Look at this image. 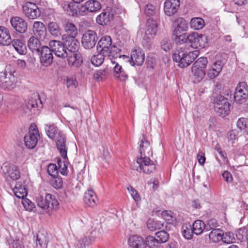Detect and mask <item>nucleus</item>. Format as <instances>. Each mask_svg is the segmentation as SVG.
Returning <instances> with one entry per match:
<instances>
[{
    "mask_svg": "<svg viewBox=\"0 0 248 248\" xmlns=\"http://www.w3.org/2000/svg\"><path fill=\"white\" fill-rule=\"evenodd\" d=\"M22 203L26 210L31 211L34 207V203L28 199H22Z\"/></svg>",
    "mask_w": 248,
    "mask_h": 248,
    "instance_id": "e2e57ef3",
    "label": "nucleus"
},
{
    "mask_svg": "<svg viewBox=\"0 0 248 248\" xmlns=\"http://www.w3.org/2000/svg\"><path fill=\"white\" fill-rule=\"evenodd\" d=\"M62 6L68 15L72 16H77V6L74 2H64L62 3Z\"/></svg>",
    "mask_w": 248,
    "mask_h": 248,
    "instance_id": "c756f323",
    "label": "nucleus"
},
{
    "mask_svg": "<svg viewBox=\"0 0 248 248\" xmlns=\"http://www.w3.org/2000/svg\"><path fill=\"white\" fill-rule=\"evenodd\" d=\"M128 191L130 193L131 196L136 202H138L140 200V197L137 191L131 186H129L127 188Z\"/></svg>",
    "mask_w": 248,
    "mask_h": 248,
    "instance_id": "0e129e2a",
    "label": "nucleus"
},
{
    "mask_svg": "<svg viewBox=\"0 0 248 248\" xmlns=\"http://www.w3.org/2000/svg\"><path fill=\"white\" fill-rule=\"evenodd\" d=\"M62 40L64 41L65 47L67 52L75 53L78 52L79 46V41L73 36H62Z\"/></svg>",
    "mask_w": 248,
    "mask_h": 248,
    "instance_id": "4468645a",
    "label": "nucleus"
},
{
    "mask_svg": "<svg viewBox=\"0 0 248 248\" xmlns=\"http://www.w3.org/2000/svg\"><path fill=\"white\" fill-rule=\"evenodd\" d=\"M113 18V14L108 10H104L96 18L97 23L102 26L107 25Z\"/></svg>",
    "mask_w": 248,
    "mask_h": 248,
    "instance_id": "4be33fe9",
    "label": "nucleus"
},
{
    "mask_svg": "<svg viewBox=\"0 0 248 248\" xmlns=\"http://www.w3.org/2000/svg\"><path fill=\"white\" fill-rule=\"evenodd\" d=\"M12 42L15 49L19 54L23 55L26 53V46L21 40H13Z\"/></svg>",
    "mask_w": 248,
    "mask_h": 248,
    "instance_id": "58836bf2",
    "label": "nucleus"
},
{
    "mask_svg": "<svg viewBox=\"0 0 248 248\" xmlns=\"http://www.w3.org/2000/svg\"><path fill=\"white\" fill-rule=\"evenodd\" d=\"M12 43L9 30L5 27H0V44L8 46Z\"/></svg>",
    "mask_w": 248,
    "mask_h": 248,
    "instance_id": "a878e982",
    "label": "nucleus"
},
{
    "mask_svg": "<svg viewBox=\"0 0 248 248\" xmlns=\"http://www.w3.org/2000/svg\"><path fill=\"white\" fill-rule=\"evenodd\" d=\"M114 67V76L119 78L120 80L124 81L127 78V75L122 70V66L116 62Z\"/></svg>",
    "mask_w": 248,
    "mask_h": 248,
    "instance_id": "79ce46f5",
    "label": "nucleus"
},
{
    "mask_svg": "<svg viewBox=\"0 0 248 248\" xmlns=\"http://www.w3.org/2000/svg\"><path fill=\"white\" fill-rule=\"evenodd\" d=\"M87 6H86V3L84 5H80L78 9V14L79 15L84 16L88 15V13L90 12L89 10H88Z\"/></svg>",
    "mask_w": 248,
    "mask_h": 248,
    "instance_id": "774afa93",
    "label": "nucleus"
},
{
    "mask_svg": "<svg viewBox=\"0 0 248 248\" xmlns=\"http://www.w3.org/2000/svg\"><path fill=\"white\" fill-rule=\"evenodd\" d=\"M208 63L207 59L206 57L198 58L193 63L192 67L198 69L205 70Z\"/></svg>",
    "mask_w": 248,
    "mask_h": 248,
    "instance_id": "de8ad7c7",
    "label": "nucleus"
},
{
    "mask_svg": "<svg viewBox=\"0 0 248 248\" xmlns=\"http://www.w3.org/2000/svg\"><path fill=\"white\" fill-rule=\"evenodd\" d=\"M46 194L45 198L42 196H39L36 198V202L37 205L44 210H48L49 211V205L47 204L46 201Z\"/></svg>",
    "mask_w": 248,
    "mask_h": 248,
    "instance_id": "3c124183",
    "label": "nucleus"
},
{
    "mask_svg": "<svg viewBox=\"0 0 248 248\" xmlns=\"http://www.w3.org/2000/svg\"><path fill=\"white\" fill-rule=\"evenodd\" d=\"M223 67V63L221 61L215 62L210 66L207 71V76L210 79L215 78L221 71Z\"/></svg>",
    "mask_w": 248,
    "mask_h": 248,
    "instance_id": "412c9836",
    "label": "nucleus"
},
{
    "mask_svg": "<svg viewBox=\"0 0 248 248\" xmlns=\"http://www.w3.org/2000/svg\"><path fill=\"white\" fill-rule=\"evenodd\" d=\"M129 245L130 248H146V240L138 235L131 236L128 240Z\"/></svg>",
    "mask_w": 248,
    "mask_h": 248,
    "instance_id": "b1692460",
    "label": "nucleus"
},
{
    "mask_svg": "<svg viewBox=\"0 0 248 248\" xmlns=\"http://www.w3.org/2000/svg\"><path fill=\"white\" fill-rule=\"evenodd\" d=\"M97 39L96 32L92 30H88L83 34L81 43L85 48L91 49L95 46Z\"/></svg>",
    "mask_w": 248,
    "mask_h": 248,
    "instance_id": "6e6552de",
    "label": "nucleus"
},
{
    "mask_svg": "<svg viewBox=\"0 0 248 248\" xmlns=\"http://www.w3.org/2000/svg\"><path fill=\"white\" fill-rule=\"evenodd\" d=\"M204 229H206L205 224L204 222L201 220H197L193 223V232L197 235L201 234Z\"/></svg>",
    "mask_w": 248,
    "mask_h": 248,
    "instance_id": "e433bc0d",
    "label": "nucleus"
},
{
    "mask_svg": "<svg viewBox=\"0 0 248 248\" xmlns=\"http://www.w3.org/2000/svg\"><path fill=\"white\" fill-rule=\"evenodd\" d=\"M157 29V25L155 19L153 18H149L146 23V30L145 34L154 37L156 34Z\"/></svg>",
    "mask_w": 248,
    "mask_h": 248,
    "instance_id": "cd10ccee",
    "label": "nucleus"
},
{
    "mask_svg": "<svg viewBox=\"0 0 248 248\" xmlns=\"http://www.w3.org/2000/svg\"><path fill=\"white\" fill-rule=\"evenodd\" d=\"M193 233L194 232L190 224H185L182 226V233L185 238L187 239L192 238Z\"/></svg>",
    "mask_w": 248,
    "mask_h": 248,
    "instance_id": "37998d69",
    "label": "nucleus"
},
{
    "mask_svg": "<svg viewBox=\"0 0 248 248\" xmlns=\"http://www.w3.org/2000/svg\"><path fill=\"white\" fill-rule=\"evenodd\" d=\"M172 47V45L170 40L164 39L161 42V48L165 51L170 50Z\"/></svg>",
    "mask_w": 248,
    "mask_h": 248,
    "instance_id": "69168bd1",
    "label": "nucleus"
},
{
    "mask_svg": "<svg viewBox=\"0 0 248 248\" xmlns=\"http://www.w3.org/2000/svg\"><path fill=\"white\" fill-rule=\"evenodd\" d=\"M92 239L87 236H84L79 240L77 244L78 248H84L86 245H89L91 244Z\"/></svg>",
    "mask_w": 248,
    "mask_h": 248,
    "instance_id": "4d7b16f0",
    "label": "nucleus"
},
{
    "mask_svg": "<svg viewBox=\"0 0 248 248\" xmlns=\"http://www.w3.org/2000/svg\"><path fill=\"white\" fill-rule=\"evenodd\" d=\"M86 6H87L88 10L90 12H95L101 8V5L100 2L95 0H90L87 1L86 3Z\"/></svg>",
    "mask_w": 248,
    "mask_h": 248,
    "instance_id": "c03bdc74",
    "label": "nucleus"
},
{
    "mask_svg": "<svg viewBox=\"0 0 248 248\" xmlns=\"http://www.w3.org/2000/svg\"><path fill=\"white\" fill-rule=\"evenodd\" d=\"M190 27L195 30L202 29L205 26L204 20L201 17L192 18L189 23Z\"/></svg>",
    "mask_w": 248,
    "mask_h": 248,
    "instance_id": "c9c22d12",
    "label": "nucleus"
},
{
    "mask_svg": "<svg viewBox=\"0 0 248 248\" xmlns=\"http://www.w3.org/2000/svg\"><path fill=\"white\" fill-rule=\"evenodd\" d=\"M1 170L5 177L9 176L13 180H17L20 176L18 168L11 165L8 163H4L1 167Z\"/></svg>",
    "mask_w": 248,
    "mask_h": 248,
    "instance_id": "f8f14e48",
    "label": "nucleus"
},
{
    "mask_svg": "<svg viewBox=\"0 0 248 248\" xmlns=\"http://www.w3.org/2000/svg\"><path fill=\"white\" fill-rule=\"evenodd\" d=\"M108 57L101 52L99 51V53L97 55H94L91 58V61L92 63L95 66H99L101 65L104 61L105 57Z\"/></svg>",
    "mask_w": 248,
    "mask_h": 248,
    "instance_id": "a19ab883",
    "label": "nucleus"
},
{
    "mask_svg": "<svg viewBox=\"0 0 248 248\" xmlns=\"http://www.w3.org/2000/svg\"><path fill=\"white\" fill-rule=\"evenodd\" d=\"M221 241L225 243L230 244L233 242L234 239L233 233L231 232H226L225 233H222Z\"/></svg>",
    "mask_w": 248,
    "mask_h": 248,
    "instance_id": "864d4df0",
    "label": "nucleus"
},
{
    "mask_svg": "<svg viewBox=\"0 0 248 248\" xmlns=\"http://www.w3.org/2000/svg\"><path fill=\"white\" fill-rule=\"evenodd\" d=\"M47 172L51 177L58 175V170L57 166L54 164H49L47 168Z\"/></svg>",
    "mask_w": 248,
    "mask_h": 248,
    "instance_id": "bf43d9fd",
    "label": "nucleus"
},
{
    "mask_svg": "<svg viewBox=\"0 0 248 248\" xmlns=\"http://www.w3.org/2000/svg\"><path fill=\"white\" fill-rule=\"evenodd\" d=\"M25 15L30 19H36L41 15V12L36 4L33 1L26 2L22 6Z\"/></svg>",
    "mask_w": 248,
    "mask_h": 248,
    "instance_id": "0eeeda50",
    "label": "nucleus"
},
{
    "mask_svg": "<svg viewBox=\"0 0 248 248\" xmlns=\"http://www.w3.org/2000/svg\"><path fill=\"white\" fill-rule=\"evenodd\" d=\"M16 86V78L11 73L4 72L0 75V87L12 90Z\"/></svg>",
    "mask_w": 248,
    "mask_h": 248,
    "instance_id": "9b49d317",
    "label": "nucleus"
},
{
    "mask_svg": "<svg viewBox=\"0 0 248 248\" xmlns=\"http://www.w3.org/2000/svg\"><path fill=\"white\" fill-rule=\"evenodd\" d=\"M223 231L220 229H213L209 234L210 241L213 243H217L221 240Z\"/></svg>",
    "mask_w": 248,
    "mask_h": 248,
    "instance_id": "4c0bfd02",
    "label": "nucleus"
},
{
    "mask_svg": "<svg viewBox=\"0 0 248 248\" xmlns=\"http://www.w3.org/2000/svg\"><path fill=\"white\" fill-rule=\"evenodd\" d=\"M145 14L147 16H154V19H156L157 18L158 11L155 7L151 4H147L145 6L144 10Z\"/></svg>",
    "mask_w": 248,
    "mask_h": 248,
    "instance_id": "a18cd8bd",
    "label": "nucleus"
},
{
    "mask_svg": "<svg viewBox=\"0 0 248 248\" xmlns=\"http://www.w3.org/2000/svg\"><path fill=\"white\" fill-rule=\"evenodd\" d=\"M219 226L217 221L214 218L209 219L207 222V225L206 226L207 231L210 230L217 229L216 228Z\"/></svg>",
    "mask_w": 248,
    "mask_h": 248,
    "instance_id": "052dcab7",
    "label": "nucleus"
},
{
    "mask_svg": "<svg viewBox=\"0 0 248 248\" xmlns=\"http://www.w3.org/2000/svg\"><path fill=\"white\" fill-rule=\"evenodd\" d=\"M139 161L140 162L142 168V171L146 174H150L153 172L155 169L156 167L154 162L150 159L148 157L140 155V157H138Z\"/></svg>",
    "mask_w": 248,
    "mask_h": 248,
    "instance_id": "dca6fc26",
    "label": "nucleus"
},
{
    "mask_svg": "<svg viewBox=\"0 0 248 248\" xmlns=\"http://www.w3.org/2000/svg\"><path fill=\"white\" fill-rule=\"evenodd\" d=\"M64 31L66 32V34L62 36H73L76 37L78 35V30L76 26L72 23L67 22L64 27Z\"/></svg>",
    "mask_w": 248,
    "mask_h": 248,
    "instance_id": "72a5a7b5",
    "label": "nucleus"
},
{
    "mask_svg": "<svg viewBox=\"0 0 248 248\" xmlns=\"http://www.w3.org/2000/svg\"><path fill=\"white\" fill-rule=\"evenodd\" d=\"M169 239V233L165 231H160L155 233V237L151 235L147 236L146 242L150 248H159L160 244L166 243Z\"/></svg>",
    "mask_w": 248,
    "mask_h": 248,
    "instance_id": "7ed1b4c3",
    "label": "nucleus"
},
{
    "mask_svg": "<svg viewBox=\"0 0 248 248\" xmlns=\"http://www.w3.org/2000/svg\"><path fill=\"white\" fill-rule=\"evenodd\" d=\"M199 54V51H191L189 50V46L182 45L178 46L174 51L172 59L174 61L179 62L178 66L180 67L184 68L189 65Z\"/></svg>",
    "mask_w": 248,
    "mask_h": 248,
    "instance_id": "f257e3e1",
    "label": "nucleus"
},
{
    "mask_svg": "<svg viewBox=\"0 0 248 248\" xmlns=\"http://www.w3.org/2000/svg\"><path fill=\"white\" fill-rule=\"evenodd\" d=\"M10 23L12 28L17 32L23 33L27 31V23L23 18L15 16L11 18Z\"/></svg>",
    "mask_w": 248,
    "mask_h": 248,
    "instance_id": "f3484780",
    "label": "nucleus"
},
{
    "mask_svg": "<svg viewBox=\"0 0 248 248\" xmlns=\"http://www.w3.org/2000/svg\"><path fill=\"white\" fill-rule=\"evenodd\" d=\"M32 30L34 34L39 37L41 39H44L46 35V29L43 22L35 21L32 26Z\"/></svg>",
    "mask_w": 248,
    "mask_h": 248,
    "instance_id": "5701e85b",
    "label": "nucleus"
},
{
    "mask_svg": "<svg viewBox=\"0 0 248 248\" xmlns=\"http://www.w3.org/2000/svg\"><path fill=\"white\" fill-rule=\"evenodd\" d=\"M152 38H153V37H151V36L145 34L142 41V45L144 48L149 50L151 48L152 46L151 39Z\"/></svg>",
    "mask_w": 248,
    "mask_h": 248,
    "instance_id": "5fc2aeb1",
    "label": "nucleus"
},
{
    "mask_svg": "<svg viewBox=\"0 0 248 248\" xmlns=\"http://www.w3.org/2000/svg\"><path fill=\"white\" fill-rule=\"evenodd\" d=\"M214 105L217 104H222V106H224L225 104H230V103L228 102V99L220 94L217 95L214 98Z\"/></svg>",
    "mask_w": 248,
    "mask_h": 248,
    "instance_id": "6e6d98bb",
    "label": "nucleus"
},
{
    "mask_svg": "<svg viewBox=\"0 0 248 248\" xmlns=\"http://www.w3.org/2000/svg\"><path fill=\"white\" fill-rule=\"evenodd\" d=\"M97 49L102 53L108 55L112 63H115L113 59H117L121 56V48L116 46L112 45V39L108 35H105L101 38L97 45Z\"/></svg>",
    "mask_w": 248,
    "mask_h": 248,
    "instance_id": "f03ea898",
    "label": "nucleus"
},
{
    "mask_svg": "<svg viewBox=\"0 0 248 248\" xmlns=\"http://www.w3.org/2000/svg\"><path fill=\"white\" fill-rule=\"evenodd\" d=\"M174 40L176 43H187V36L185 33L182 34L175 37Z\"/></svg>",
    "mask_w": 248,
    "mask_h": 248,
    "instance_id": "338daca9",
    "label": "nucleus"
},
{
    "mask_svg": "<svg viewBox=\"0 0 248 248\" xmlns=\"http://www.w3.org/2000/svg\"><path fill=\"white\" fill-rule=\"evenodd\" d=\"M48 29L51 34L55 37L61 35V29L56 22H50L48 25Z\"/></svg>",
    "mask_w": 248,
    "mask_h": 248,
    "instance_id": "49530a36",
    "label": "nucleus"
},
{
    "mask_svg": "<svg viewBox=\"0 0 248 248\" xmlns=\"http://www.w3.org/2000/svg\"><path fill=\"white\" fill-rule=\"evenodd\" d=\"M42 104L43 102L39 95L37 93H33L28 102L23 106V110L25 113H27L32 109L42 108Z\"/></svg>",
    "mask_w": 248,
    "mask_h": 248,
    "instance_id": "9d476101",
    "label": "nucleus"
},
{
    "mask_svg": "<svg viewBox=\"0 0 248 248\" xmlns=\"http://www.w3.org/2000/svg\"><path fill=\"white\" fill-rule=\"evenodd\" d=\"M46 201L49 205V211L50 210H57L59 208V203L56 197L51 194H46Z\"/></svg>",
    "mask_w": 248,
    "mask_h": 248,
    "instance_id": "f704fd0d",
    "label": "nucleus"
},
{
    "mask_svg": "<svg viewBox=\"0 0 248 248\" xmlns=\"http://www.w3.org/2000/svg\"><path fill=\"white\" fill-rule=\"evenodd\" d=\"M230 104H225L222 106V104L215 105L214 109L218 116L224 117L228 115L230 111Z\"/></svg>",
    "mask_w": 248,
    "mask_h": 248,
    "instance_id": "2f4dec72",
    "label": "nucleus"
},
{
    "mask_svg": "<svg viewBox=\"0 0 248 248\" xmlns=\"http://www.w3.org/2000/svg\"><path fill=\"white\" fill-rule=\"evenodd\" d=\"M139 142L140 153V155H145V153L149 154L152 148L150 146V142L147 140L143 135L140 138Z\"/></svg>",
    "mask_w": 248,
    "mask_h": 248,
    "instance_id": "c85d7f7f",
    "label": "nucleus"
},
{
    "mask_svg": "<svg viewBox=\"0 0 248 248\" xmlns=\"http://www.w3.org/2000/svg\"><path fill=\"white\" fill-rule=\"evenodd\" d=\"M192 77L195 83H199L203 79L205 76V70L192 67Z\"/></svg>",
    "mask_w": 248,
    "mask_h": 248,
    "instance_id": "473e14b6",
    "label": "nucleus"
},
{
    "mask_svg": "<svg viewBox=\"0 0 248 248\" xmlns=\"http://www.w3.org/2000/svg\"><path fill=\"white\" fill-rule=\"evenodd\" d=\"M68 65L71 67H78L82 63L81 54L78 51L75 53L67 52L66 57Z\"/></svg>",
    "mask_w": 248,
    "mask_h": 248,
    "instance_id": "aec40b11",
    "label": "nucleus"
},
{
    "mask_svg": "<svg viewBox=\"0 0 248 248\" xmlns=\"http://www.w3.org/2000/svg\"><path fill=\"white\" fill-rule=\"evenodd\" d=\"M52 50L51 48L46 46H44L40 51V62L41 63L45 66L50 65L53 60V56Z\"/></svg>",
    "mask_w": 248,
    "mask_h": 248,
    "instance_id": "2eb2a0df",
    "label": "nucleus"
},
{
    "mask_svg": "<svg viewBox=\"0 0 248 248\" xmlns=\"http://www.w3.org/2000/svg\"><path fill=\"white\" fill-rule=\"evenodd\" d=\"M8 243L10 245V247L12 248H23V247L22 245V241L19 239H17L16 240L10 239L8 240Z\"/></svg>",
    "mask_w": 248,
    "mask_h": 248,
    "instance_id": "680f3d73",
    "label": "nucleus"
},
{
    "mask_svg": "<svg viewBox=\"0 0 248 248\" xmlns=\"http://www.w3.org/2000/svg\"><path fill=\"white\" fill-rule=\"evenodd\" d=\"M40 138V135L36 125L31 124L27 134L24 136V142L26 147L30 149L34 148Z\"/></svg>",
    "mask_w": 248,
    "mask_h": 248,
    "instance_id": "20e7f679",
    "label": "nucleus"
},
{
    "mask_svg": "<svg viewBox=\"0 0 248 248\" xmlns=\"http://www.w3.org/2000/svg\"><path fill=\"white\" fill-rule=\"evenodd\" d=\"M66 143L65 136L61 133H59L56 141V146L62 157L64 159H67V153L68 148Z\"/></svg>",
    "mask_w": 248,
    "mask_h": 248,
    "instance_id": "6ab92c4d",
    "label": "nucleus"
},
{
    "mask_svg": "<svg viewBox=\"0 0 248 248\" xmlns=\"http://www.w3.org/2000/svg\"><path fill=\"white\" fill-rule=\"evenodd\" d=\"M28 46L32 53L37 54H40V51L42 48L44 47L42 46L38 39L33 36L29 39L28 42Z\"/></svg>",
    "mask_w": 248,
    "mask_h": 248,
    "instance_id": "393cba45",
    "label": "nucleus"
},
{
    "mask_svg": "<svg viewBox=\"0 0 248 248\" xmlns=\"http://www.w3.org/2000/svg\"><path fill=\"white\" fill-rule=\"evenodd\" d=\"M237 126L240 130L246 129L248 126V119L245 118H241L237 122Z\"/></svg>",
    "mask_w": 248,
    "mask_h": 248,
    "instance_id": "13d9d810",
    "label": "nucleus"
},
{
    "mask_svg": "<svg viewBox=\"0 0 248 248\" xmlns=\"http://www.w3.org/2000/svg\"><path fill=\"white\" fill-rule=\"evenodd\" d=\"M49 46L57 57L65 59L67 56V50L64 43L60 41L54 40L49 42Z\"/></svg>",
    "mask_w": 248,
    "mask_h": 248,
    "instance_id": "1a4fd4ad",
    "label": "nucleus"
},
{
    "mask_svg": "<svg viewBox=\"0 0 248 248\" xmlns=\"http://www.w3.org/2000/svg\"><path fill=\"white\" fill-rule=\"evenodd\" d=\"M175 23L177 25V27L180 29L182 31H186L188 28V25L186 20L182 17H179L176 19Z\"/></svg>",
    "mask_w": 248,
    "mask_h": 248,
    "instance_id": "603ef678",
    "label": "nucleus"
},
{
    "mask_svg": "<svg viewBox=\"0 0 248 248\" xmlns=\"http://www.w3.org/2000/svg\"><path fill=\"white\" fill-rule=\"evenodd\" d=\"M248 98V86L245 82H240L236 86L234 93V101L238 104H242Z\"/></svg>",
    "mask_w": 248,
    "mask_h": 248,
    "instance_id": "423d86ee",
    "label": "nucleus"
},
{
    "mask_svg": "<svg viewBox=\"0 0 248 248\" xmlns=\"http://www.w3.org/2000/svg\"><path fill=\"white\" fill-rule=\"evenodd\" d=\"M147 227L151 231H155L161 229L163 227V224L161 221L149 219L147 222Z\"/></svg>",
    "mask_w": 248,
    "mask_h": 248,
    "instance_id": "ea45409f",
    "label": "nucleus"
},
{
    "mask_svg": "<svg viewBox=\"0 0 248 248\" xmlns=\"http://www.w3.org/2000/svg\"><path fill=\"white\" fill-rule=\"evenodd\" d=\"M83 200L86 204L93 207L96 204L97 198L93 190H88L85 192Z\"/></svg>",
    "mask_w": 248,
    "mask_h": 248,
    "instance_id": "bb28decb",
    "label": "nucleus"
},
{
    "mask_svg": "<svg viewBox=\"0 0 248 248\" xmlns=\"http://www.w3.org/2000/svg\"><path fill=\"white\" fill-rule=\"evenodd\" d=\"M15 196L19 199H23L27 196V191L25 186L19 183H16L13 188Z\"/></svg>",
    "mask_w": 248,
    "mask_h": 248,
    "instance_id": "7c9ffc66",
    "label": "nucleus"
},
{
    "mask_svg": "<svg viewBox=\"0 0 248 248\" xmlns=\"http://www.w3.org/2000/svg\"><path fill=\"white\" fill-rule=\"evenodd\" d=\"M45 130L48 137L51 139H54L59 133L58 129L56 126L54 125H46Z\"/></svg>",
    "mask_w": 248,
    "mask_h": 248,
    "instance_id": "09e8293b",
    "label": "nucleus"
},
{
    "mask_svg": "<svg viewBox=\"0 0 248 248\" xmlns=\"http://www.w3.org/2000/svg\"><path fill=\"white\" fill-rule=\"evenodd\" d=\"M180 0H166L164 10L168 16H171L177 13L180 7Z\"/></svg>",
    "mask_w": 248,
    "mask_h": 248,
    "instance_id": "a211bd4d",
    "label": "nucleus"
},
{
    "mask_svg": "<svg viewBox=\"0 0 248 248\" xmlns=\"http://www.w3.org/2000/svg\"><path fill=\"white\" fill-rule=\"evenodd\" d=\"M202 35L200 34L197 32H192L187 36V43L189 44H185L189 46L190 47L198 48L202 47L204 46V42L202 39Z\"/></svg>",
    "mask_w": 248,
    "mask_h": 248,
    "instance_id": "ddd939ff",
    "label": "nucleus"
},
{
    "mask_svg": "<svg viewBox=\"0 0 248 248\" xmlns=\"http://www.w3.org/2000/svg\"><path fill=\"white\" fill-rule=\"evenodd\" d=\"M50 184L54 188L58 189L62 186L63 182L61 177L58 175L52 177L49 180Z\"/></svg>",
    "mask_w": 248,
    "mask_h": 248,
    "instance_id": "8fccbe9b",
    "label": "nucleus"
},
{
    "mask_svg": "<svg viewBox=\"0 0 248 248\" xmlns=\"http://www.w3.org/2000/svg\"><path fill=\"white\" fill-rule=\"evenodd\" d=\"M121 58L125 60L126 61L129 62L132 66H141L144 62L145 54L144 51L140 48L134 49L131 52L130 58H129V56L125 55H121V56L118 58Z\"/></svg>",
    "mask_w": 248,
    "mask_h": 248,
    "instance_id": "39448f33",
    "label": "nucleus"
}]
</instances>
